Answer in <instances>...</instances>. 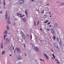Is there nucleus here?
<instances>
[{"label":"nucleus","instance_id":"9d476101","mask_svg":"<svg viewBox=\"0 0 64 64\" xmlns=\"http://www.w3.org/2000/svg\"><path fill=\"white\" fill-rule=\"evenodd\" d=\"M7 23L8 24H10L11 22H10V18H8V21L7 22Z\"/></svg>","mask_w":64,"mask_h":64},{"label":"nucleus","instance_id":"c03bdc74","mask_svg":"<svg viewBox=\"0 0 64 64\" xmlns=\"http://www.w3.org/2000/svg\"><path fill=\"white\" fill-rule=\"evenodd\" d=\"M20 17L21 18H22V17H23V16H20Z\"/></svg>","mask_w":64,"mask_h":64},{"label":"nucleus","instance_id":"e2e57ef3","mask_svg":"<svg viewBox=\"0 0 64 64\" xmlns=\"http://www.w3.org/2000/svg\"><path fill=\"white\" fill-rule=\"evenodd\" d=\"M40 60L41 61H42V60L41 59H40Z\"/></svg>","mask_w":64,"mask_h":64},{"label":"nucleus","instance_id":"6e6552de","mask_svg":"<svg viewBox=\"0 0 64 64\" xmlns=\"http://www.w3.org/2000/svg\"><path fill=\"white\" fill-rule=\"evenodd\" d=\"M34 49L36 52H38V51H39V50L38 49V48L37 47H35Z\"/></svg>","mask_w":64,"mask_h":64},{"label":"nucleus","instance_id":"4d7b16f0","mask_svg":"<svg viewBox=\"0 0 64 64\" xmlns=\"http://www.w3.org/2000/svg\"><path fill=\"white\" fill-rule=\"evenodd\" d=\"M52 59H53V60H54V58H53L52 57H51Z\"/></svg>","mask_w":64,"mask_h":64},{"label":"nucleus","instance_id":"9b49d317","mask_svg":"<svg viewBox=\"0 0 64 64\" xmlns=\"http://www.w3.org/2000/svg\"><path fill=\"white\" fill-rule=\"evenodd\" d=\"M51 32L52 34L53 35L54 34V31L53 30V29H52V30H51Z\"/></svg>","mask_w":64,"mask_h":64},{"label":"nucleus","instance_id":"338daca9","mask_svg":"<svg viewBox=\"0 0 64 64\" xmlns=\"http://www.w3.org/2000/svg\"><path fill=\"white\" fill-rule=\"evenodd\" d=\"M50 17H52V16H50Z\"/></svg>","mask_w":64,"mask_h":64},{"label":"nucleus","instance_id":"72a5a7b5","mask_svg":"<svg viewBox=\"0 0 64 64\" xmlns=\"http://www.w3.org/2000/svg\"><path fill=\"white\" fill-rule=\"evenodd\" d=\"M56 48H58V49H60V47H58V45L57 46Z\"/></svg>","mask_w":64,"mask_h":64},{"label":"nucleus","instance_id":"b1692460","mask_svg":"<svg viewBox=\"0 0 64 64\" xmlns=\"http://www.w3.org/2000/svg\"><path fill=\"white\" fill-rule=\"evenodd\" d=\"M25 13L26 14V16L27 17V18H28V17L27 16V15H28V13L27 12H25Z\"/></svg>","mask_w":64,"mask_h":64},{"label":"nucleus","instance_id":"69168bd1","mask_svg":"<svg viewBox=\"0 0 64 64\" xmlns=\"http://www.w3.org/2000/svg\"><path fill=\"white\" fill-rule=\"evenodd\" d=\"M12 56V55H11V54H10V56Z\"/></svg>","mask_w":64,"mask_h":64},{"label":"nucleus","instance_id":"c85d7f7f","mask_svg":"<svg viewBox=\"0 0 64 64\" xmlns=\"http://www.w3.org/2000/svg\"><path fill=\"white\" fill-rule=\"evenodd\" d=\"M55 26L56 27H58V24H55Z\"/></svg>","mask_w":64,"mask_h":64},{"label":"nucleus","instance_id":"79ce46f5","mask_svg":"<svg viewBox=\"0 0 64 64\" xmlns=\"http://www.w3.org/2000/svg\"><path fill=\"white\" fill-rule=\"evenodd\" d=\"M2 13V11H1L0 12V14H1V13Z\"/></svg>","mask_w":64,"mask_h":64},{"label":"nucleus","instance_id":"4be33fe9","mask_svg":"<svg viewBox=\"0 0 64 64\" xmlns=\"http://www.w3.org/2000/svg\"><path fill=\"white\" fill-rule=\"evenodd\" d=\"M30 32L31 33H33V30H32V29H30Z\"/></svg>","mask_w":64,"mask_h":64},{"label":"nucleus","instance_id":"20e7f679","mask_svg":"<svg viewBox=\"0 0 64 64\" xmlns=\"http://www.w3.org/2000/svg\"><path fill=\"white\" fill-rule=\"evenodd\" d=\"M8 13H7V10H6V14H5V17L6 18V19L7 20V18H7V16H8Z\"/></svg>","mask_w":64,"mask_h":64},{"label":"nucleus","instance_id":"393cba45","mask_svg":"<svg viewBox=\"0 0 64 64\" xmlns=\"http://www.w3.org/2000/svg\"><path fill=\"white\" fill-rule=\"evenodd\" d=\"M22 1V2L23 3L24 2V0H20V1H19V2H20V1Z\"/></svg>","mask_w":64,"mask_h":64},{"label":"nucleus","instance_id":"864d4df0","mask_svg":"<svg viewBox=\"0 0 64 64\" xmlns=\"http://www.w3.org/2000/svg\"><path fill=\"white\" fill-rule=\"evenodd\" d=\"M22 2H20L19 4H22Z\"/></svg>","mask_w":64,"mask_h":64},{"label":"nucleus","instance_id":"7ed1b4c3","mask_svg":"<svg viewBox=\"0 0 64 64\" xmlns=\"http://www.w3.org/2000/svg\"><path fill=\"white\" fill-rule=\"evenodd\" d=\"M11 41V38H6V42L8 43H9L10 42V40Z\"/></svg>","mask_w":64,"mask_h":64},{"label":"nucleus","instance_id":"6e6d98bb","mask_svg":"<svg viewBox=\"0 0 64 64\" xmlns=\"http://www.w3.org/2000/svg\"><path fill=\"white\" fill-rule=\"evenodd\" d=\"M25 56H27V54H25Z\"/></svg>","mask_w":64,"mask_h":64},{"label":"nucleus","instance_id":"f257e3e1","mask_svg":"<svg viewBox=\"0 0 64 64\" xmlns=\"http://www.w3.org/2000/svg\"><path fill=\"white\" fill-rule=\"evenodd\" d=\"M16 50L17 52L18 53H20L21 52V50L19 48H17V47L16 48Z\"/></svg>","mask_w":64,"mask_h":64},{"label":"nucleus","instance_id":"dca6fc26","mask_svg":"<svg viewBox=\"0 0 64 64\" xmlns=\"http://www.w3.org/2000/svg\"><path fill=\"white\" fill-rule=\"evenodd\" d=\"M31 44H32V46H32V48H33V49H34L36 47L35 46H34V44H33L32 43H31Z\"/></svg>","mask_w":64,"mask_h":64},{"label":"nucleus","instance_id":"5701e85b","mask_svg":"<svg viewBox=\"0 0 64 64\" xmlns=\"http://www.w3.org/2000/svg\"><path fill=\"white\" fill-rule=\"evenodd\" d=\"M52 55H53V56L54 58V59H55V56L54 55V54H53Z\"/></svg>","mask_w":64,"mask_h":64},{"label":"nucleus","instance_id":"cd10ccee","mask_svg":"<svg viewBox=\"0 0 64 64\" xmlns=\"http://www.w3.org/2000/svg\"><path fill=\"white\" fill-rule=\"evenodd\" d=\"M44 56H45V57H46L47 56V55L46 54H44Z\"/></svg>","mask_w":64,"mask_h":64},{"label":"nucleus","instance_id":"2eb2a0df","mask_svg":"<svg viewBox=\"0 0 64 64\" xmlns=\"http://www.w3.org/2000/svg\"><path fill=\"white\" fill-rule=\"evenodd\" d=\"M54 45L55 46V47L56 48V47L58 46L57 45V44H56L55 43H54Z\"/></svg>","mask_w":64,"mask_h":64},{"label":"nucleus","instance_id":"3c124183","mask_svg":"<svg viewBox=\"0 0 64 64\" xmlns=\"http://www.w3.org/2000/svg\"><path fill=\"white\" fill-rule=\"evenodd\" d=\"M22 16V17H24V16H25V15L24 14V15H23V16Z\"/></svg>","mask_w":64,"mask_h":64},{"label":"nucleus","instance_id":"423d86ee","mask_svg":"<svg viewBox=\"0 0 64 64\" xmlns=\"http://www.w3.org/2000/svg\"><path fill=\"white\" fill-rule=\"evenodd\" d=\"M59 39L60 40V41H58V42L60 43V47H61V46H62V43L61 42V40L60 39Z\"/></svg>","mask_w":64,"mask_h":64},{"label":"nucleus","instance_id":"49530a36","mask_svg":"<svg viewBox=\"0 0 64 64\" xmlns=\"http://www.w3.org/2000/svg\"><path fill=\"white\" fill-rule=\"evenodd\" d=\"M10 51H11V50H9V49L8 50V52H10Z\"/></svg>","mask_w":64,"mask_h":64},{"label":"nucleus","instance_id":"1a4fd4ad","mask_svg":"<svg viewBox=\"0 0 64 64\" xmlns=\"http://www.w3.org/2000/svg\"><path fill=\"white\" fill-rule=\"evenodd\" d=\"M63 5L64 6V2L63 3H60L59 4L58 6V7H59V6H62Z\"/></svg>","mask_w":64,"mask_h":64},{"label":"nucleus","instance_id":"2f4dec72","mask_svg":"<svg viewBox=\"0 0 64 64\" xmlns=\"http://www.w3.org/2000/svg\"><path fill=\"white\" fill-rule=\"evenodd\" d=\"M46 15H44L43 16V17L44 18H46Z\"/></svg>","mask_w":64,"mask_h":64},{"label":"nucleus","instance_id":"f8f14e48","mask_svg":"<svg viewBox=\"0 0 64 64\" xmlns=\"http://www.w3.org/2000/svg\"><path fill=\"white\" fill-rule=\"evenodd\" d=\"M3 4L4 5V9H5V6L6 4H5V0H4L3 1Z\"/></svg>","mask_w":64,"mask_h":64},{"label":"nucleus","instance_id":"37998d69","mask_svg":"<svg viewBox=\"0 0 64 64\" xmlns=\"http://www.w3.org/2000/svg\"><path fill=\"white\" fill-rule=\"evenodd\" d=\"M1 0H0V4H1Z\"/></svg>","mask_w":64,"mask_h":64},{"label":"nucleus","instance_id":"412c9836","mask_svg":"<svg viewBox=\"0 0 64 64\" xmlns=\"http://www.w3.org/2000/svg\"><path fill=\"white\" fill-rule=\"evenodd\" d=\"M12 48L11 46H9V50H10V51H11L12 50Z\"/></svg>","mask_w":64,"mask_h":64},{"label":"nucleus","instance_id":"de8ad7c7","mask_svg":"<svg viewBox=\"0 0 64 64\" xmlns=\"http://www.w3.org/2000/svg\"><path fill=\"white\" fill-rule=\"evenodd\" d=\"M26 36L27 37H28L29 36V34H27V35H26Z\"/></svg>","mask_w":64,"mask_h":64},{"label":"nucleus","instance_id":"bb28decb","mask_svg":"<svg viewBox=\"0 0 64 64\" xmlns=\"http://www.w3.org/2000/svg\"><path fill=\"white\" fill-rule=\"evenodd\" d=\"M6 28H7V30H9V26H7Z\"/></svg>","mask_w":64,"mask_h":64},{"label":"nucleus","instance_id":"052dcab7","mask_svg":"<svg viewBox=\"0 0 64 64\" xmlns=\"http://www.w3.org/2000/svg\"><path fill=\"white\" fill-rule=\"evenodd\" d=\"M44 11H43L42 12V13H44Z\"/></svg>","mask_w":64,"mask_h":64},{"label":"nucleus","instance_id":"e433bc0d","mask_svg":"<svg viewBox=\"0 0 64 64\" xmlns=\"http://www.w3.org/2000/svg\"><path fill=\"white\" fill-rule=\"evenodd\" d=\"M16 14L17 15V16H18L19 15H20V14L19 13H16Z\"/></svg>","mask_w":64,"mask_h":64},{"label":"nucleus","instance_id":"5fc2aeb1","mask_svg":"<svg viewBox=\"0 0 64 64\" xmlns=\"http://www.w3.org/2000/svg\"><path fill=\"white\" fill-rule=\"evenodd\" d=\"M39 21H38V24H39Z\"/></svg>","mask_w":64,"mask_h":64},{"label":"nucleus","instance_id":"473e14b6","mask_svg":"<svg viewBox=\"0 0 64 64\" xmlns=\"http://www.w3.org/2000/svg\"><path fill=\"white\" fill-rule=\"evenodd\" d=\"M46 59H48V60H49V58L48 57V56H47L46 57Z\"/></svg>","mask_w":64,"mask_h":64},{"label":"nucleus","instance_id":"a18cd8bd","mask_svg":"<svg viewBox=\"0 0 64 64\" xmlns=\"http://www.w3.org/2000/svg\"><path fill=\"white\" fill-rule=\"evenodd\" d=\"M36 39H35V40H38V39H38V38H36Z\"/></svg>","mask_w":64,"mask_h":64},{"label":"nucleus","instance_id":"6ab92c4d","mask_svg":"<svg viewBox=\"0 0 64 64\" xmlns=\"http://www.w3.org/2000/svg\"><path fill=\"white\" fill-rule=\"evenodd\" d=\"M53 38L54 40H55V39H56V36H53Z\"/></svg>","mask_w":64,"mask_h":64},{"label":"nucleus","instance_id":"c756f323","mask_svg":"<svg viewBox=\"0 0 64 64\" xmlns=\"http://www.w3.org/2000/svg\"><path fill=\"white\" fill-rule=\"evenodd\" d=\"M34 25L35 26H36V22H34Z\"/></svg>","mask_w":64,"mask_h":64},{"label":"nucleus","instance_id":"a19ab883","mask_svg":"<svg viewBox=\"0 0 64 64\" xmlns=\"http://www.w3.org/2000/svg\"><path fill=\"white\" fill-rule=\"evenodd\" d=\"M49 26L50 27V28L51 27V26H52L51 25V24H50V25H49Z\"/></svg>","mask_w":64,"mask_h":64},{"label":"nucleus","instance_id":"7c9ffc66","mask_svg":"<svg viewBox=\"0 0 64 64\" xmlns=\"http://www.w3.org/2000/svg\"><path fill=\"white\" fill-rule=\"evenodd\" d=\"M1 48H2V49L3 48V44H1Z\"/></svg>","mask_w":64,"mask_h":64},{"label":"nucleus","instance_id":"58836bf2","mask_svg":"<svg viewBox=\"0 0 64 64\" xmlns=\"http://www.w3.org/2000/svg\"><path fill=\"white\" fill-rule=\"evenodd\" d=\"M16 49H15V50L14 51V53H15V52L16 51Z\"/></svg>","mask_w":64,"mask_h":64},{"label":"nucleus","instance_id":"ddd939ff","mask_svg":"<svg viewBox=\"0 0 64 64\" xmlns=\"http://www.w3.org/2000/svg\"><path fill=\"white\" fill-rule=\"evenodd\" d=\"M48 22H49V20H46L44 22V23H47Z\"/></svg>","mask_w":64,"mask_h":64},{"label":"nucleus","instance_id":"603ef678","mask_svg":"<svg viewBox=\"0 0 64 64\" xmlns=\"http://www.w3.org/2000/svg\"><path fill=\"white\" fill-rule=\"evenodd\" d=\"M40 30H41L42 31H43V30H42V29L41 28L40 29Z\"/></svg>","mask_w":64,"mask_h":64},{"label":"nucleus","instance_id":"c9c22d12","mask_svg":"<svg viewBox=\"0 0 64 64\" xmlns=\"http://www.w3.org/2000/svg\"><path fill=\"white\" fill-rule=\"evenodd\" d=\"M50 23H51V22H48V23L47 25H49V24H50Z\"/></svg>","mask_w":64,"mask_h":64},{"label":"nucleus","instance_id":"0eeeda50","mask_svg":"<svg viewBox=\"0 0 64 64\" xmlns=\"http://www.w3.org/2000/svg\"><path fill=\"white\" fill-rule=\"evenodd\" d=\"M22 19H23V20L24 22H26L27 21V18H22Z\"/></svg>","mask_w":64,"mask_h":64},{"label":"nucleus","instance_id":"774afa93","mask_svg":"<svg viewBox=\"0 0 64 64\" xmlns=\"http://www.w3.org/2000/svg\"><path fill=\"white\" fill-rule=\"evenodd\" d=\"M31 0L32 1V2H33V1H34V0Z\"/></svg>","mask_w":64,"mask_h":64},{"label":"nucleus","instance_id":"8fccbe9b","mask_svg":"<svg viewBox=\"0 0 64 64\" xmlns=\"http://www.w3.org/2000/svg\"><path fill=\"white\" fill-rule=\"evenodd\" d=\"M12 48H13V50H14V46H13L12 47Z\"/></svg>","mask_w":64,"mask_h":64},{"label":"nucleus","instance_id":"39448f33","mask_svg":"<svg viewBox=\"0 0 64 64\" xmlns=\"http://www.w3.org/2000/svg\"><path fill=\"white\" fill-rule=\"evenodd\" d=\"M21 33H22V36L23 38L25 39V36L24 35V34L23 33V32H22V31H21Z\"/></svg>","mask_w":64,"mask_h":64},{"label":"nucleus","instance_id":"f704fd0d","mask_svg":"<svg viewBox=\"0 0 64 64\" xmlns=\"http://www.w3.org/2000/svg\"><path fill=\"white\" fill-rule=\"evenodd\" d=\"M56 61H57V62H59L58 61V60L57 59H56Z\"/></svg>","mask_w":64,"mask_h":64},{"label":"nucleus","instance_id":"680f3d73","mask_svg":"<svg viewBox=\"0 0 64 64\" xmlns=\"http://www.w3.org/2000/svg\"><path fill=\"white\" fill-rule=\"evenodd\" d=\"M20 16H20V15H18V17H20Z\"/></svg>","mask_w":64,"mask_h":64},{"label":"nucleus","instance_id":"a211bd4d","mask_svg":"<svg viewBox=\"0 0 64 64\" xmlns=\"http://www.w3.org/2000/svg\"><path fill=\"white\" fill-rule=\"evenodd\" d=\"M7 33V30H6L5 32H4V34H6Z\"/></svg>","mask_w":64,"mask_h":64},{"label":"nucleus","instance_id":"f3484780","mask_svg":"<svg viewBox=\"0 0 64 64\" xmlns=\"http://www.w3.org/2000/svg\"><path fill=\"white\" fill-rule=\"evenodd\" d=\"M7 35V34H5L4 36V40L5 39V37H6V36Z\"/></svg>","mask_w":64,"mask_h":64},{"label":"nucleus","instance_id":"a878e982","mask_svg":"<svg viewBox=\"0 0 64 64\" xmlns=\"http://www.w3.org/2000/svg\"><path fill=\"white\" fill-rule=\"evenodd\" d=\"M56 39H57V40H58V41H60V40H59V39H60V38H58L57 37L56 38Z\"/></svg>","mask_w":64,"mask_h":64},{"label":"nucleus","instance_id":"09e8293b","mask_svg":"<svg viewBox=\"0 0 64 64\" xmlns=\"http://www.w3.org/2000/svg\"><path fill=\"white\" fill-rule=\"evenodd\" d=\"M47 31H49V30H50L49 29H47Z\"/></svg>","mask_w":64,"mask_h":64},{"label":"nucleus","instance_id":"ea45409f","mask_svg":"<svg viewBox=\"0 0 64 64\" xmlns=\"http://www.w3.org/2000/svg\"><path fill=\"white\" fill-rule=\"evenodd\" d=\"M60 1H58L56 2V3H59V2H60Z\"/></svg>","mask_w":64,"mask_h":64},{"label":"nucleus","instance_id":"13d9d810","mask_svg":"<svg viewBox=\"0 0 64 64\" xmlns=\"http://www.w3.org/2000/svg\"><path fill=\"white\" fill-rule=\"evenodd\" d=\"M26 10H27V9H26V10H25V11H26V12H27V11Z\"/></svg>","mask_w":64,"mask_h":64},{"label":"nucleus","instance_id":"0e129e2a","mask_svg":"<svg viewBox=\"0 0 64 64\" xmlns=\"http://www.w3.org/2000/svg\"><path fill=\"white\" fill-rule=\"evenodd\" d=\"M14 26H15V23H14Z\"/></svg>","mask_w":64,"mask_h":64},{"label":"nucleus","instance_id":"f03ea898","mask_svg":"<svg viewBox=\"0 0 64 64\" xmlns=\"http://www.w3.org/2000/svg\"><path fill=\"white\" fill-rule=\"evenodd\" d=\"M17 60L18 61H19L20 60H22V57L21 56H18L16 58Z\"/></svg>","mask_w":64,"mask_h":64},{"label":"nucleus","instance_id":"4c0bfd02","mask_svg":"<svg viewBox=\"0 0 64 64\" xmlns=\"http://www.w3.org/2000/svg\"><path fill=\"white\" fill-rule=\"evenodd\" d=\"M23 45H24V48H25V44H24Z\"/></svg>","mask_w":64,"mask_h":64},{"label":"nucleus","instance_id":"bf43d9fd","mask_svg":"<svg viewBox=\"0 0 64 64\" xmlns=\"http://www.w3.org/2000/svg\"><path fill=\"white\" fill-rule=\"evenodd\" d=\"M51 12H49V14H51Z\"/></svg>","mask_w":64,"mask_h":64},{"label":"nucleus","instance_id":"4468645a","mask_svg":"<svg viewBox=\"0 0 64 64\" xmlns=\"http://www.w3.org/2000/svg\"><path fill=\"white\" fill-rule=\"evenodd\" d=\"M6 54V52L5 50L3 51L2 52V55H3V54Z\"/></svg>","mask_w":64,"mask_h":64},{"label":"nucleus","instance_id":"aec40b11","mask_svg":"<svg viewBox=\"0 0 64 64\" xmlns=\"http://www.w3.org/2000/svg\"><path fill=\"white\" fill-rule=\"evenodd\" d=\"M30 39L31 41H32V34H31V35H30Z\"/></svg>","mask_w":64,"mask_h":64}]
</instances>
